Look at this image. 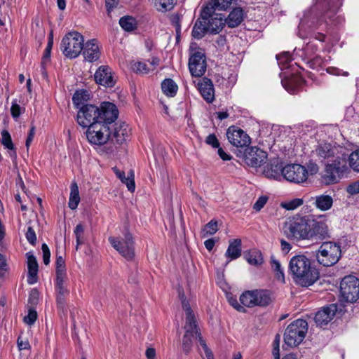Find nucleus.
<instances>
[{
  "instance_id": "f257e3e1",
  "label": "nucleus",
  "mask_w": 359,
  "mask_h": 359,
  "mask_svg": "<svg viewBox=\"0 0 359 359\" xmlns=\"http://www.w3.org/2000/svg\"><path fill=\"white\" fill-rule=\"evenodd\" d=\"M283 231L288 239L296 241L306 240L318 243L330 237L325 222L299 215L287 219L284 223Z\"/></svg>"
},
{
  "instance_id": "f03ea898",
  "label": "nucleus",
  "mask_w": 359,
  "mask_h": 359,
  "mask_svg": "<svg viewBox=\"0 0 359 359\" xmlns=\"http://www.w3.org/2000/svg\"><path fill=\"white\" fill-rule=\"evenodd\" d=\"M289 271L294 282L302 287L312 285L319 277V273L314 266H312L311 260L303 255L291 258Z\"/></svg>"
},
{
  "instance_id": "7ed1b4c3",
  "label": "nucleus",
  "mask_w": 359,
  "mask_h": 359,
  "mask_svg": "<svg viewBox=\"0 0 359 359\" xmlns=\"http://www.w3.org/2000/svg\"><path fill=\"white\" fill-rule=\"evenodd\" d=\"M308 331V323L303 319L292 322L284 333L285 343L291 347L297 346L302 342Z\"/></svg>"
},
{
  "instance_id": "20e7f679",
  "label": "nucleus",
  "mask_w": 359,
  "mask_h": 359,
  "mask_svg": "<svg viewBox=\"0 0 359 359\" xmlns=\"http://www.w3.org/2000/svg\"><path fill=\"white\" fill-rule=\"evenodd\" d=\"M84 45V39L78 32L67 33L60 44L62 53L69 58H75L79 55Z\"/></svg>"
},
{
  "instance_id": "39448f33",
  "label": "nucleus",
  "mask_w": 359,
  "mask_h": 359,
  "mask_svg": "<svg viewBox=\"0 0 359 359\" xmlns=\"http://www.w3.org/2000/svg\"><path fill=\"white\" fill-rule=\"evenodd\" d=\"M241 304L247 307H265L273 301L272 294L267 290H255L244 292L240 297Z\"/></svg>"
},
{
  "instance_id": "423d86ee",
  "label": "nucleus",
  "mask_w": 359,
  "mask_h": 359,
  "mask_svg": "<svg viewBox=\"0 0 359 359\" xmlns=\"http://www.w3.org/2000/svg\"><path fill=\"white\" fill-rule=\"evenodd\" d=\"M342 1L317 0L310 12L319 20L325 21L327 19H332L339 11L342 6Z\"/></svg>"
},
{
  "instance_id": "0eeeda50",
  "label": "nucleus",
  "mask_w": 359,
  "mask_h": 359,
  "mask_svg": "<svg viewBox=\"0 0 359 359\" xmlns=\"http://www.w3.org/2000/svg\"><path fill=\"white\" fill-rule=\"evenodd\" d=\"M341 255L340 246L332 242L323 243L317 253V260L324 266H331L335 264Z\"/></svg>"
},
{
  "instance_id": "6e6552de",
  "label": "nucleus",
  "mask_w": 359,
  "mask_h": 359,
  "mask_svg": "<svg viewBox=\"0 0 359 359\" xmlns=\"http://www.w3.org/2000/svg\"><path fill=\"white\" fill-rule=\"evenodd\" d=\"M346 170V158L337 156L334 158L327 161L323 178L327 184L336 183L340 178L341 175Z\"/></svg>"
},
{
  "instance_id": "1a4fd4ad",
  "label": "nucleus",
  "mask_w": 359,
  "mask_h": 359,
  "mask_svg": "<svg viewBox=\"0 0 359 359\" xmlns=\"http://www.w3.org/2000/svg\"><path fill=\"white\" fill-rule=\"evenodd\" d=\"M111 127L100 122L88 127L86 137L90 143L95 145H103L109 142Z\"/></svg>"
},
{
  "instance_id": "9d476101",
  "label": "nucleus",
  "mask_w": 359,
  "mask_h": 359,
  "mask_svg": "<svg viewBox=\"0 0 359 359\" xmlns=\"http://www.w3.org/2000/svg\"><path fill=\"white\" fill-rule=\"evenodd\" d=\"M109 241L112 247L116 249L127 260H133L135 257L134 241L131 233L127 232L124 234V238L120 239L116 237H109Z\"/></svg>"
},
{
  "instance_id": "9b49d317",
  "label": "nucleus",
  "mask_w": 359,
  "mask_h": 359,
  "mask_svg": "<svg viewBox=\"0 0 359 359\" xmlns=\"http://www.w3.org/2000/svg\"><path fill=\"white\" fill-rule=\"evenodd\" d=\"M340 292L345 302H356L359 298V279L353 276L344 277L340 283Z\"/></svg>"
},
{
  "instance_id": "f8f14e48",
  "label": "nucleus",
  "mask_w": 359,
  "mask_h": 359,
  "mask_svg": "<svg viewBox=\"0 0 359 359\" xmlns=\"http://www.w3.org/2000/svg\"><path fill=\"white\" fill-rule=\"evenodd\" d=\"M282 175L286 180L296 184L302 183L308 178L306 168L297 163L288 164L284 166Z\"/></svg>"
},
{
  "instance_id": "ddd939ff",
  "label": "nucleus",
  "mask_w": 359,
  "mask_h": 359,
  "mask_svg": "<svg viewBox=\"0 0 359 359\" xmlns=\"http://www.w3.org/2000/svg\"><path fill=\"white\" fill-rule=\"evenodd\" d=\"M97 107L94 104H86L79 108L76 121L79 126L88 128L97 121Z\"/></svg>"
},
{
  "instance_id": "4468645a",
  "label": "nucleus",
  "mask_w": 359,
  "mask_h": 359,
  "mask_svg": "<svg viewBox=\"0 0 359 359\" xmlns=\"http://www.w3.org/2000/svg\"><path fill=\"white\" fill-rule=\"evenodd\" d=\"M97 121L107 126H110L115 122L118 116V110L116 106L109 102H104L100 107H97Z\"/></svg>"
},
{
  "instance_id": "2eb2a0df",
  "label": "nucleus",
  "mask_w": 359,
  "mask_h": 359,
  "mask_svg": "<svg viewBox=\"0 0 359 359\" xmlns=\"http://www.w3.org/2000/svg\"><path fill=\"white\" fill-rule=\"evenodd\" d=\"M206 68V57L203 52L197 50L191 53L189 59V69L192 76H202Z\"/></svg>"
},
{
  "instance_id": "dca6fc26",
  "label": "nucleus",
  "mask_w": 359,
  "mask_h": 359,
  "mask_svg": "<svg viewBox=\"0 0 359 359\" xmlns=\"http://www.w3.org/2000/svg\"><path fill=\"white\" fill-rule=\"evenodd\" d=\"M267 156V153L264 150L257 147H250L245 149L243 158L248 165L258 168L266 162Z\"/></svg>"
},
{
  "instance_id": "f3484780",
  "label": "nucleus",
  "mask_w": 359,
  "mask_h": 359,
  "mask_svg": "<svg viewBox=\"0 0 359 359\" xmlns=\"http://www.w3.org/2000/svg\"><path fill=\"white\" fill-rule=\"evenodd\" d=\"M226 135L229 143L236 147H247L251 142L249 135L243 130L234 126L227 129Z\"/></svg>"
},
{
  "instance_id": "a211bd4d",
  "label": "nucleus",
  "mask_w": 359,
  "mask_h": 359,
  "mask_svg": "<svg viewBox=\"0 0 359 359\" xmlns=\"http://www.w3.org/2000/svg\"><path fill=\"white\" fill-rule=\"evenodd\" d=\"M113 127V130L111 129L109 142L115 144L116 149L117 145H121L126 141L129 129L128 125L123 122L115 123Z\"/></svg>"
},
{
  "instance_id": "6ab92c4d",
  "label": "nucleus",
  "mask_w": 359,
  "mask_h": 359,
  "mask_svg": "<svg viewBox=\"0 0 359 359\" xmlns=\"http://www.w3.org/2000/svg\"><path fill=\"white\" fill-rule=\"evenodd\" d=\"M67 278H55V290L57 308L64 311L69 290L67 287Z\"/></svg>"
},
{
  "instance_id": "aec40b11",
  "label": "nucleus",
  "mask_w": 359,
  "mask_h": 359,
  "mask_svg": "<svg viewBox=\"0 0 359 359\" xmlns=\"http://www.w3.org/2000/svg\"><path fill=\"white\" fill-rule=\"evenodd\" d=\"M184 329L185 334L182 339V348L183 351L187 354L191 351L193 339L196 338L198 340V335H201V333L198 332L196 323H185Z\"/></svg>"
},
{
  "instance_id": "412c9836",
  "label": "nucleus",
  "mask_w": 359,
  "mask_h": 359,
  "mask_svg": "<svg viewBox=\"0 0 359 359\" xmlns=\"http://www.w3.org/2000/svg\"><path fill=\"white\" fill-rule=\"evenodd\" d=\"M201 18L203 20H207V24L208 25L209 32L210 34H217L219 33L225 24V18L224 15L222 14L215 13V12H211L210 16H207L206 18L203 15V11L201 13Z\"/></svg>"
},
{
  "instance_id": "4be33fe9",
  "label": "nucleus",
  "mask_w": 359,
  "mask_h": 359,
  "mask_svg": "<svg viewBox=\"0 0 359 359\" xmlns=\"http://www.w3.org/2000/svg\"><path fill=\"white\" fill-rule=\"evenodd\" d=\"M337 311V306L335 304H331L327 306H324L316 313L314 318L316 323L319 326L327 325L332 320Z\"/></svg>"
},
{
  "instance_id": "5701e85b",
  "label": "nucleus",
  "mask_w": 359,
  "mask_h": 359,
  "mask_svg": "<svg viewBox=\"0 0 359 359\" xmlns=\"http://www.w3.org/2000/svg\"><path fill=\"white\" fill-rule=\"evenodd\" d=\"M95 80L97 83L107 87H112L115 84L111 69L108 66H101L97 69Z\"/></svg>"
},
{
  "instance_id": "b1692460",
  "label": "nucleus",
  "mask_w": 359,
  "mask_h": 359,
  "mask_svg": "<svg viewBox=\"0 0 359 359\" xmlns=\"http://www.w3.org/2000/svg\"><path fill=\"white\" fill-rule=\"evenodd\" d=\"M160 60L158 57H152L151 60L147 62H134L131 65V69L137 74H147L154 72L159 65Z\"/></svg>"
},
{
  "instance_id": "393cba45",
  "label": "nucleus",
  "mask_w": 359,
  "mask_h": 359,
  "mask_svg": "<svg viewBox=\"0 0 359 359\" xmlns=\"http://www.w3.org/2000/svg\"><path fill=\"white\" fill-rule=\"evenodd\" d=\"M85 60L93 62L99 59L100 55L97 41L95 39L88 41L82 49Z\"/></svg>"
},
{
  "instance_id": "a878e982",
  "label": "nucleus",
  "mask_w": 359,
  "mask_h": 359,
  "mask_svg": "<svg viewBox=\"0 0 359 359\" xmlns=\"http://www.w3.org/2000/svg\"><path fill=\"white\" fill-rule=\"evenodd\" d=\"M198 88L202 97L207 102H212L215 99V90L213 83L210 79L203 77L201 79L198 83Z\"/></svg>"
},
{
  "instance_id": "bb28decb",
  "label": "nucleus",
  "mask_w": 359,
  "mask_h": 359,
  "mask_svg": "<svg viewBox=\"0 0 359 359\" xmlns=\"http://www.w3.org/2000/svg\"><path fill=\"white\" fill-rule=\"evenodd\" d=\"M236 1V0H210L208 5L203 8V15L206 18L210 16L211 12L217 10L226 11Z\"/></svg>"
},
{
  "instance_id": "cd10ccee",
  "label": "nucleus",
  "mask_w": 359,
  "mask_h": 359,
  "mask_svg": "<svg viewBox=\"0 0 359 359\" xmlns=\"http://www.w3.org/2000/svg\"><path fill=\"white\" fill-rule=\"evenodd\" d=\"M26 256L28 268L27 282L29 284L32 285L36 283L38 280V262L35 256L31 252H27Z\"/></svg>"
},
{
  "instance_id": "c85d7f7f",
  "label": "nucleus",
  "mask_w": 359,
  "mask_h": 359,
  "mask_svg": "<svg viewBox=\"0 0 359 359\" xmlns=\"http://www.w3.org/2000/svg\"><path fill=\"white\" fill-rule=\"evenodd\" d=\"M336 150L337 149L333 147L330 143H323L318 145L313 152L321 161L325 159L329 161L336 157Z\"/></svg>"
},
{
  "instance_id": "c756f323",
  "label": "nucleus",
  "mask_w": 359,
  "mask_h": 359,
  "mask_svg": "<svg viewBox=\"0 0 359 359\" xmlns=\"http://www.w3.org/2000/svg\"><path fill=\"white\" fill-rule=\"evenodd\" d=\"M284 168L278 161L267 163L264 168L263 174L267 178L278 180L283 177L282 170Z\"/></svg>"
},
{
  "instance_id": "7c9ffc66",
  "label": "nucleus",
  "mask_w": 359,
  "mask_h": 359,
  "mask_svg": "<svg viewBox=\"0 0 359 359\" xmlns=\"http://www.w3.org/2000/svg\"><path fill=\"white\" fill-rule=\"evenodd\" d=\"M245 13L241 7L234 8L225 18V22L229 27L234 28L241 24L245 18Z\"/></svg>"
},
{
  "instance_id": "2f4dec72",
  "label": "nucleus",
  "mask_w": 359,
  "mask_h": 359,
  "mask_svg": "<svg viewBox=\"0 0 359 359\" xmlns=\"http://www.w3.org/2000/svg\"><path fill=\"white\" fill-rule=\"evenodd\" d=\"M310 201H312V204L321 211L330 210L333 205V199L332 196L325 194L311 197Z\"/></svg>"
},
{
  "instance_id": "473e14b6",
  "label": "nucleus",
  "mask_w": 359,
  "mask_h": 359,
  "mask_svg": "<svg viewBox=\"0 0 359 359\" xmlns=\"http://www.w3.org/2000/svg\"><path fill=\"white\" fill-rule=\"evenodd\" d=\"M1 138L0 142L1 144L7 149L11 150V151L9 153L11 158L13 160V161H16L17 159V153L14 144L13 143L11 136L8 130H3L1 133Z\"/></svg>"
},
{
  "instance_id": "72a5a7b5",
  "label": "nucleus",
  "mask_w": 359,
  "mask_h": 359,
  "mask_svg": "<svg viewBox=\"0 0 359 359\" xmlns=\"http://www.w3.org/2000/svg\"><path fill=\"white\" fill-rule=\"evenodd\" d=\"M207 32H209L207 20H203L201 18H198L194 25L191 32L192 36L194 39H201Z\"/></svg>"
},
{
  "instance_id": "f704fd0d",
  "label": "nucleus",
  "mask_w": 359,
  "mask_h": 359,
  "mask_svg": "<svg viewBox=\"0 0 359 359\" xmlns=\"http://www.w3.org/2000/svg\"><path fill=\"white\" fill-rule=\"evenodd\" d=\"M303 82V79L301 76H292L282 80V85L285 89L290 94H296L297 89Z\"/></svg>"
},
{
  "instance_id": "c9c22d12",
  "label": "nucleus",
  "mask_w": 359,
  "mask_h": 359,
  "mask_svg": "<svg viewBox=\"0 0 359 359\" xmlns=\"http://www.w3.org/2000/svg\"><path fill=\"white\" fill-rule=\"evenodd\" d=\"M225 255L231 259L238 258L241 255V240L237 238L230 241Z\"/></svg>"
},
{
  "instance_id": "e433bc0d",
  "label": "nucleus",
  "mask_w": 359,
  "mask_h": 359,
  "mask_svg": "<svg viewBox=\"0 0 359 359\" xmlns=\"http://www.w3.org/2000/svg\"><path fill=\"white\" fill-rule=\"evenodd\" d=\"M161 89L168 97H174L177 92V85L172 79H165L161 83Z\"/></svg>"
},
{
  "instance_id": "4c0bfd02",
  "label": "nucleus",
  "mask_w": 359,
  "mask_h": 359,
  "mask_svg": "<svg viewBox=\"0 0 359 359\" xmlns=\"http://www.w3.org/2000/svg\"><path fill=\"white\" fill-rule=\"evenodd\" d=\"M70 196L69 200V207L72 210L77 208L78 205L80 202V196L79 187L76 182H72L70 187Z\"/></svg>"
},
{
  "instance_id": "58836bf2",
  "label": "nucleus",
  "mask_w": 359,
  "mask_h": 359,
  "mask_svg": "<svg viewBox=\"0 0 359 359\" xmlns=\"http://www.w3.org/2000/svg\"><path fill=\"white\" fill-rule=\"evenodd\" d=\"M55 265L56 278H67L65 259L62 255H59L57 252L56 255Z\"/></svg>"
},
{
  "instance_id": "ea45409f",
  "label": "nucleus",
  "mask_w": 359,
  "mask_h": 359,
  "mask_svg": "<svg viewBox=\"0 0 359 359\" xmlns=\"http://www.w3.org/2000/svg\"><path fill=\"white\" fill-rule=\"evenodd\" d=\"M88 98L89 94L87 90H79L74 93L72 97V102L76 108L79 109L81 106L84 105L83 102L87 101Z\"/></svg>"
},
{
  "instance_id": "a19ab883",
  "label": "nucleus",
  "mask_w": 359,
  "mask_h": 359,
  "mask_svg": "<svg viewBox=\"0 0 359 359\" xmlns=\"http://www.w3.org/2000/svg\"><path fill=\"white\" fill-rule=\"evenodd\" d=\"M247 262L254 266L261 265L263 263V257L261 252L258 250H251L245 255Z\"/></svg>"
},
{
  "instance_id": "79ce46f5",
  "label": "nucleus",
  "mask_w": 359,
  "mask_h": 359,
  "mask_svg": "<svg viewBox=\"0 0 359 359\" xmlns=\"http://www.w3.org/2000/svg\"><path fill=\"white\" fill-rule=\"evenodd\" d=\"M120 26L127 32H131L136 29L137 22L134 18L131 16H123L119 20Z\"/></svg>"
},
{
  "instance_id": "37998d69",
  "label": "nucleus",
  "mask_w": 359,
  "mask_h": 359,
  "mask_svg": "<svg viewBox=\"0 0 359 359\" xmlns=\"http://www.w3.org/2000/svg\"><path fill=\"white\" fill-rule=\"evenodd\" d=\"M134 172L130 170L128 173V176L126 177L125 175V172L121 173L120 176H118V179L126 185L128 189L133 192L135 189V184L134 180Z\"/></svg>"
},
{
  "instance_id": "c03bdc74",
  "label": "nucleus",
  "mask_w": 359,
  "mask_h": 359,
  "mask_svg": "<svg viewBox=\"0 0 359 359\" xmlns=\"http://www.w3.org/2000/svg\"><path fill=\"white\" fill-rule=\"evenodd\" d=\"M176 4V0H156L155 6L158 11L167 12L172 10Z\"/></svg>"
},
{
  "instance_id": "a18cd8bd",
  "label": "nucleus",
  "mask_w": 359,
  "mask_h": 359,
  "mask_svg": "<svg viewBox=\"0 0 359 359\" xmlns=\"http://www.w3.org/2000/svg\"><path fill=\"white\" fill-rule=\"evenodd\" d=\"M184 296L182 297V308L186 313V323H196V317L191 309L189 303L186 300V299H183Z\"/></svg>"
},
{
  "instance_id": "49530a36",
  "label": "nucleus",
  "mask_w": 359,
  "mask_h": 359,
  "mask_svg": "<svg viewBox=\"0 0 359 359\" xmlns=\"http://www.w3.org/2000/svg\"><path fill=\"white\" fill-rule=\"evenodd\" d=\"M271 268L273 269L276 278L282 283H285V276L283 268L281 266L280 263L274 257H271Z\"/></svg>"
},
{
  "instance_id": "de8ad7c7",
  "label": "nucleus",
  "mask_w": 359,
  "mask_h": 359,
  "mask_svg": "<svg viewBox=\"0 0 359 359\" xmlns=\"http://www.w3.org/2000/svg\"><path fill=\"white\" fill-rule=\"evenodd\" d=\"M74 233L76 240V249L78 250L79 246L84 243V226L81 224H79L74 229Z\"/></svg>"
},
{
  "instance_id": "09e8293b",
  "label": "nucleus",
  "mask_w": 359,
  "mask_h": 359,
  "mask_svg": "<svg viewBox=\"0 0 359 359\" xmlns=\"http://www.w3.org/2000/svg\"><path fill=\"white\" fill-rule=\"evenodd\" d=\"M350 168L354 171L359 172V149L352 152L348 156Z\"/></svg>"
},
{
  "instance_id": "8fccbe9b",
  "label": "nucleus",
  "mask_w": 359,
  "mask_h": 359,
  "mask_svg": "<svg viewBox=\"0 0 359 359\" xmlns=\"http://www.w3.org/2000/svg\"><path fill=\"white\" fill-rule=\"evenodd\" d=\"M53 38H52V36H50L47 46L44 50V53H43V55L42 60H41V66L43 68H44V65H46V63L50 60V53H51V50L53 48Z\"/></svg>"
},
{
  "instance_id": "3c124183",
  "label": "nucleus",
  "mask_w": 359,
  "mask_h": 359,
  "mask_svg": "<svg viewBox=\"0 0 359 359\" xmlns=\"http://www.w3.org/2000/svg\"><path fill=\"white\" fill-rule=\"evenodd\" d=\"M303 204V200L301 198H295L290 201L282 203V207L284 208L292 210H294L297 208L299 207Z\"/></svg>"
},
{
  "instance_id": "603ef678",
  "label": "nucleus",
  "mask_w": 359,
  "mask_h": 359,
  "mask_svg": "<svg viewBox=\"0 0 359 359\" xmlns=\"http://www.w3.org/2000/svg\"><path fill=\"white\" fill-rule=\"evenodd\" d=\"M198 341L204 351L206 358L207 359H214L212 352L208 347L205 340L202 338V337L200 334L198 335Z\"/></svg>"
},
{
  "instance_id": "864d4df0",
  "label": "nucleus",
  "mask_w": 359,
  "mask_h": 359,
  "mask_svg": "<svg viewBox=\"0 0 359 359\" xmlns=\"http://www.w3.org/2000/svg\"><path fill=\"white\" fill-rule=\"evenodd\" d=\"M37 318V313L34 309H29L28 314L24 317V322L27 325H32Z\"/></svg>"
},
{
  "instance_id": "5fc2aeb1",
  "label": "nucleus",
  "mask_w": 359,
  "mask_h": 359,
  "mask_svg": "<svg viewBox=\"0 0 359 359\" xmlns=\"http://www.w3.org/2000/svg\"><path fill=\"white\" fill-rule=\"evenodd\" d=\"M218 230L217 222V221L211 220L204 227V231L210 234H215Z\"/></svg>"
},
{
  "instance_id": "6e6d98bb",
  "label": "nucleus",
  "mask_w": 359,
  "mask_h": 359,
  "mask_svg": "<svg viewBox=\"0 0 359 359\" xmlns=\"http://www.w3.org/2000/svg\"><path fill=\"white\" fill-rule=\"evenodd\" d=\"M27 241L32 245H34L36 243V235L34 229L29 226L25 233Z\"/></svg>"
},
{
  "instance_id": "4d7b16f0",
  "label": "nucleus",
  "mask_w": 359,
  "mask_h": 359,
  "mask_svg": "<svg viewBox=\"0 0 359 359\" xmlns=\"http://www.w3.org/2000/svg\"><path fill=\"white\" fill-rule=\"evenodd\" d=\"M346 190L351 196L359 194V180L348 185Z\"/></svg>"
},
{
  "instance_id": "13d9d810",
  "label": "nucleus",
  "mask_w": 359,
  "mask_h": 359,
  "mask_svg": "<svg viewBox=\"0 0 359 359\" xmlns=\"http://www.w3.org/2000/svg\"><path fill=\"white\" fill-rule=\"evenodd\" d=\"M205 143L213 148H219L220 146L219 140L215 134H210L205 139Z\"/></svg>"
},
{
  "instance_id": "bf43d9fd",
  "label": "nucleus",
  "mask_w": 359,
  "mask_h": 359,
  "mask_svg": "<svg viewBox=\"0 0 359 359\" xmlns=\"http://www.w3.org/2000/svg\"><path fill=\"white\" fill-rule=\"evenodd\" d=\"M41 250L43 252V261L44 264L48 265L50 263V252L48 245L46 243H43L41 245Z\"/></svg>"
},
{
  "instance_id": "052dcab7",
  "label": "nucleus",
  "mask_w": 359,
  "mask_h": 359,
  "mask_svg": "<svg viewBox=\"0 0 359 359\" xmlns=\"http://www.w3.org/2000/svg\"><path fill=\"white\" fill-rule=\"evenodd\" d=\"M11 113L14 118H18L21 114V107L17 103L16 100L12 102V105L11 107Z\"/></svg>"
},
{
  "instance_id": "680f3d73",
  "label": "nucleus",
  "mask_w": 359,
  "mask_h": 359,
  "mask_svg": "<svg viewBox=\"0 0 359 359\" xmlns=\"http://www.w3.org/2000/svg\"><path fill=\"white\" fill-rule=\"evenodd\" d=\"M39 293L37 290L34 289L31 291L28 299L29 304L34 306L37 304L39 300Z\"/></svg>"
},
{
  "instance_id": "e2e57ef3",
  "label": "nucleus",
  "mask_w": 359,
  "mask_h": 359,
  "mask_svg": "<svg viewBox=\"0 0 359 359\" xmlns=\"http://www.w3.org/2000/svg\"><path fill=\"white\" fill-rule=\"evenodd\" d=\"M267 201H268L267 196H260L257 200L255 203L254 204L253 208L257 211H259L265 205Z\"/></svg>"
},
{
  "instance_id": "0e129e2a",
  "label": "nucleus",
  "mask_w": 359,
  "mask_h": 359,
  "mask_svg": "<svg viewBox=\"0 0 359 359\" xmlns=\"http://www.w3.org/2000/svg\"><path fill=\"white\" fill-rule=\"evenodd\" d=\"M276 59L280 64H287L290 60V55L288 53H283L276 55Z\"/></svg>"
},
{
  "instance_id": "69168bd1",
  "label": "nucleus",
  "mask_w": 359,
  "mask_h": 359,
  "mask_svg": "<svg viewBox=\"0 0 359 359\" xmlns=\"http://www.w3.org/2000/svg\"><path fill=\"white\" fill-rule=\"evenodd\" d=\"M34 134H35V127L34 126H32L29 130V134H28L27 138L26 140V142H25V145H26V147L27 149H29V147L33 140Z\"/></svg>"
},
{
  "instance_id": "338daca9",
  "label": "nucleus",
  "mask_w": 359,
  "mask_h": 359,
  "mask_svg": "<svg viewBox=\"0 0 359 359\" xmlns=\"http://www.w3.org/2000/svg\"><path fill=\"white\" fill-rule=\"evenodd\" d=\"M118 0H105V5L108 13H110L117 6Z\"/></svg>"
},
{
  "instance_id": "774afa93",
  "label": "nucleus",
  "mask_w": 359,
  "mask_h": 359,
  "mask_svg": "<svg viewBox=\"0 0 359 359\" xmlns=\"http://www.w3.org/2000/svg\"><path fill=\"white\" fill-rule=\"evenodd\" d=\"M18 346L20 350H26L30 348L29 341L27 340L23 341L21 337L18 339Z\"/></svg>"
}]
</instances>
